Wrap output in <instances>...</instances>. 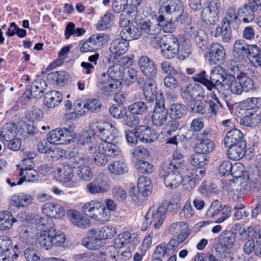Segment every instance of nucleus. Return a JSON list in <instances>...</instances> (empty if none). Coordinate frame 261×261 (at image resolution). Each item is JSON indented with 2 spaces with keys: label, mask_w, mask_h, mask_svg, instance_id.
I'll return each instance as SVG.
<instances>
[{
  "label": "nucleus",
  "mask_w": 261,
  "mask_h": 261,
  "mask_svg": "<svg viewBox=\"0 0 261 261\" xmlns=\"http://www.w3.org/2000/svg\"><path fill=\"white\" fill-rule=\"evenodd\" d=\"M35 222L38 227L40 228L41 232L44 229L48 230L52 228V218L47 215L44 217H37L35 219Z\"/></svg>",
  "instance_id": "obj_50"
},
{
  "label": "nucleus",
  "mask_w": 261,
  "mask_h": 261,
  "mask_svg": "<svg viewBox=\"0 0 261 261\" xmlns=\"http://www.w3.org/2000/svg\"><path fill=\"white\" fill-rule=\"evenodd\" d=\"M142 36L145 39V41L151 46L156 48L159 46L160 39L159 35L162 30V27L158 21H144L140 24Z\"/></svg>",
  "instance_id": "obj_4"
},
{
  "label": "nucleus",
  "mask_w": 261,
  "mask_h": 261,
  "mask_svg": "<svg viewBox=\"0 0 261 261\" xmlns=\"http://www.w3.org/2000/svg\"><path fill=\"white\" fill-rule=\"evenodd\" d=\"M140 69L144 75L149 79H153L157 73V68L154 62L147 56H142L139 59Z\"/></svg>",
  "instance_id": "obj_16"
},
{
  "label": "nucleus",
  "mask_w": 261,
  "mask_h": 261,
  "mask_svg": "<svg viewBox=\"0 0 261 261\" xmlns=\"http://www.w3.org/2000/svg\"><path fill=\"white\" fill-rule=\"evenodd\" d=\"M239 17V16L238 15L236 8L234 7H230L227 9L225 17L222 20V23L223 25L226 24L229 27L237 29L240 21Z\"/></svg>",
  "instance_id": "obj_26"
},
{
  "label": "nucleus",
  "mask_w": 261,
  "mask_h": 261,
  "mask_svg": "<svg viewBox=\"0 0 261 261\" xmlns=\"http://www.w3.org/2000/svg\"><path fill=\"white\" fill-rule=\"evenodd\" d=\"M73 167L69 163H63L56 167V172L65 181L70 180L73 176Z\"/></svg>",
  "instance_id": "obj_34"
},
{
  "label": "nucleus",
  "mask_w": 261,
  "mask_h": 261,
  "mask_svg": "<svg viewBox=\"0 0 261 261\" xmlns=\"http://www.w3.org/2000/svg\"><path fill=\"white\" fill-rule=\"evenodd\" d=\"M253 88V82L251 79L244 74H240L237 77L228 74L225 81L224 90L232 93L240 95L243 92H248Z\"/></svg>",
  "instance_id": "obj_2"
},
{
  "label": "nucleus",
  "mask_w": 261,
  "mask_h": 261,
  "mask_svg": "<svg viewBox=\"0 0 261 261\" xmlns=\"http://www.w3.org/2000/svg\"><path fill=\"white\" fill-rule=\"evenodd\" d=\"M138 189L143 196H148L151 193L152 186L150 180L146 176H141L138 179Z\"/></svg>",
  "instance_id": "obj_35"
},
{
  "label": "nucleus",
  "mask_w": 261,
  "mask_h": 261,
  "mask_svg": "<svg viewBox=\"0 0 261 261\" xmlns=\"http://www.w3.org/2000/svg\"><path fill=\"white\" fill-rule=\"evenodd\" d=\"M241 142H246L243 140V134L239 129L234 128L229 130L224 139V145L228 147L229 145L239 144Z\"/></svg>",
  "instance_id": "obj_28"
},
{
  "label": "nucleus",
  "mask_w": 261,
  "mask_h": 261,
  "mask_svg": "<svg viewBox=\"0 0 261 261\" xmlns=\"http://www.w3.org/2000/svg\"><path fill=\"white\" fill-rule=\"evenodd\" d=\"M137 130L139 140L143 143H152L156 139L155 132L149 126L140 125L137 127Z\"/></svg>",
  "instance_id": "obj_22"
},
{
  "label": "nucleus",
  "mask_w": 261,
  "mask_h": 261,
  "mask_svg": "<svg viewBox=\"0 0 261 261\" xmlns=\"http://www.w3.org/2000/svg\"><path fill=\"white\" fill-rule=\"evenodd\" d=\"M109 112L113 117L117 119L124 118L127 113L126 108L118 104L112 106L109 109Z\"/></svg>",
  "instance_id": "obj_55"
},
{
  "label": "nucleus",
  "mask_w": 261,
  "mask_h": 261,
  "mask_svg": "<svg viewBox=\"0 0 261 261\" xmlns=\"http://www.w3.org/2000/svg\"><path fill=\"white\" fill-rule=\"evenodd\" d=\"M109 171L115 174H124L127 170L126 164L121 161H116L108 166Z\"/></svg>",
  "instance_id": "obj_48"
},
{
  "label": "nucleus",
  "mask_w": 261,
  "mask_h": 261,
  "mask_svg": "<svg viewBox=\"0 0 261 261\" xmlns=\"http://www.w3.org/2000/svg\"><path fill=\"white\" fill-rule=\"evenodd\" d=\"M258 9L250 2L248 4H244L238 9V15L242 18V21L245 23L253 22L255 19L254 12Z\"/></svg>",
  "instance_id": "obj_19"
},
{
  "label": "nucleus",
  "mask_w": 261,
  "mask_h": 261,
  "mask_svg": "<svg viewBox=\"0 0 261 261\" xmlns=\"http://www.w3.org/2000/svg\"><path fill=\"white\" fill-rule=\"evenodd\" d=\"M227 74L225 72L224 68L219 65L214 67L211 72L209 82L211 85L208 87L209 91H215L219 93V88L218 86H220V90L223 89L224 87L225 81L227 77Z\"/></svg>",
  "instance_id": "obj_11"
},
{
  "label": "nucleus",
  "mask_w": 261,
  "mask_h": 261,
  "mask_svg": "<svg viewBox=\"0 0 261 261\" xmlns=\"http://www.w3.org/2000/svg\"><path fill=\"white\" fill-rule=\"evenodd\" d=\"M77 175L80 179L86 181L91 180L92 177L91 170L86 165L78 166Z\"/></svg>",
  "instance_id": "obj_63"
},
{
  "label": "nucleus",
  "mask_w": 261,
  "mask_h": 261,
  "mask_svg": "<svg viewBox=\"0 0 261 261\" xmlns=\"http://www.w3.org/2000/svg\"><path fill=\"white\" fill-rule=\"evenodd\" d=\"M128 46V42L121 37L114 39L111 42L110 50L113 54L120 56L127 51Z\"/></svg>",
  "instance_id": "obj_24"
},
{
  "label": "nucleus",
  "mask_w": 261,
  "mask_h": 261,
  "mask_svg": "<svg viewBox=\"0 0 261 261\" xmlns=\"http://www.w3.org/2000/svg\"><path fill=\"white\" fill-rule=\"evenodd\" d=\"M167 167L168 169L178 171L180 172L185 167V162L184 160L172 159V161L168 162H165L162 167Z\"/></svg>",
  "instance_id": "obj_54"
},
{
  "label": "nucleus",
  "mask_w": 261,
  "mask_h": 261,
  "mask_svg": "<svg viewBox=\"0 0 261 261\" xmlns=\"http://www.w3.org/2000/svg\"><path fill=\"white\" fill-rule=\"evenodd\" d=\"M109 189L108 177L103 175L87 185V190L92 194L105 193Z\"/></svg>",
  "instance_id": "obj_17"
},
{
  "label": "nucleus",
  "mask_w": 261,
  "mask_h": 261,
  "mask_svg": "<svg viewBox=\"0 0 261 261\" xmlns=\"http://www.w3.org/2000/svg\"><path fill=\"white\" fill-rule=\"evenodd\" d=\"M190 37L193 39L197 47L202 51L205 50L207 48V42L205 39V35L202 30L198 31L193 27L191 28L189 31Z\"/></svg>",
  "instance_id": "obj_25"
},
{
  "label": "nucleus",
  "mask_w": 261,
  "mask_h": 261,
  "mask_svg": "<svg viewBox=\"0 0 261 261\" xmlns=\"http://www.w3.org/2000/svg\"><path fill=\"white\" fill-rule=\"evenodd\" d=\"M162 95L160 94L156 97L155 105L151 116L153 124L159 127L164 125L168 118V110L165 108V99Z\"/></svg>",
  "instance_id": "obj_9"
},
{
  "label": "nucleus",
  "mask_w": 261,
  "mask_h": 261,
  "mask_svg": "<svg viewBox=\"0 0 261 261\" xmlns=\"http://www.w3.org/2000/svg\"><path fill=\"white\" fill-rule=\"evenodd\" d=\"M260 101L261 100L258 98L250 97L241 101L239 106L242 110L253 112L254 108L257 107V103H260Z\"/></svg>",
  "instance_id": "obj_45"
},
{
  "label": "nucleus",
  "mask_w": 261,
  "mask_h": 261,
  "mask_svg": "<svg viewBox=\"0 0 261 261\" xmlns=\"http://www.w3.org/2000/svg\"><path fill=\"white\" fill-rule=\"evenodd\" d=\"M65 125L63 128L60 129V132L63 136L64 137L67 143H70L73 142L75 139L76 135L74 131V125L71 123L66 124Z\"/></svg>",
  "instance_id": "obj_42"
},
{
  "label": "nucleus",
  "mask_w": 261,
  "mask_h": 261,
  "mask_svg": "<svg viewBox=\"0 0 261 261\" xmlns=\"http://www.w3.org/2000/svg\"><path fill=\"white\" fill-rule=\"evenodd\" d=\"M159 176L164 179L167 187L171 188H176L182 182V177L178 171H174L164 167L160 170Z\"/></svg>",
  "instance_id": "obj_14"
},
{
  "label": "nucleus",
  "mask_w": 261,
  "mask_h": 261,
  "mask_svg": "<svg viewBox=\"0 0 261 261\" xmlns=\"http://www.w3.org/2000/svg\"><path fill=\"white\" fill-rule=\"evenodd\" d=\"M62 99V95L60 92L52 90L45 94L44 103L48 108H55L61 102Z\"/></svg>",
  "instance_id": "obj_29"
},
{
  "label": "nucleus",
  "mask_w": 261,
  "mask_h": 261,
  "mask_svg": "<svg viewBox=\"0 0 261 261\" xmlns=\"http://www.w3.org/2000/svg\"><path fill=\"white\" fill-rule=\"evenodd\" d=\"M114 246H109L106 250L99 254V257L105 261H116V255L119 256L120 251Z\"/></svg>",
  "instance_id": "obj_41"
},
{
  "label": "nucleus",
  "mask_w": 261,
  "mask_h": 261,
  "mask_svg": "<svg viewBox=\"0 0 261 261\" xmlns=\"http://www.w3.org/2000/svg\"><path fill=\"white\" fill-rule=\"evenodd\" d=\"M98 231L101 234L102 240L112 238L116 233V228L111 225L105 226L100 229H98Z\"/></svg>",
  "instance_id": "obj_64"
},
{
  "label": "nucleus",
  "mask_w": 261,
  "mask_h": 261,
  "mask_svg": "<svg viewBox=\"0 0 261 261\" xmlns=\"http://www.w3.org/2000/svg\"><path fill=\"white\" fill-rule=\"evenodd\" d=\"M136 168L137 171L143 174H149L153 172V167L149 162L140 160L136 163Z\"/></svg>",
  "instance_id": "obj_60"
},
{
  "label": "nucleus",
  "mask_w": 261,
  "mask_h": 261,
  "mask_svg": "<svg viewBox=\"0 0 261 261\" xmlns=\"http://www.w3.org/2000/svg\"><path fill=\"white\" fill-rule=\"evenodd\" d=\"M17 127L14 123H8L3 127L1 136L6 141L14 137L16 134Z\"/></svg>",
  "instance_id": "obj_40"
},
{
  "label": "nucleus",
  "mask_w": 261,
  "mask_h": 261,
  "mask_svg": "<svg viewBox=\"0 0 261 261\" xmlns=\"http://www.w3.org/2000/svg\"><path fill=\"white\" fill-rule=\"evenodd\" d=\"M67 215L70 222L79 227L85 228L90 226L89 219L86 217L82 216L80 213L75 210H69Z\"/></svg>",
  "instance_id": "obj_21"
},
{
  "label": "nucleus",
  "mask_w": 261,
  "mask_h": 261,
  "mask_svg": "<svg viewBox=\"0 0 261 261\" xmlns=\"http://www.w3.org/2000/svg\"><path fill=\"white\" fill-rule=\"evenodd\" d=\"M82 211L88 217L101 222L109 221L111 217L110 212L98 201L92 200L86 203L82 207Z\"/></svg>",
  "instance_id": "obj_3"
},
{
  "label": "nucleus",
  "mask_w": 261,
  "mask_h": 261,
  "mask_svg": "<svg viewBox=\"0 0 261 261\" xmlns=\"http://www.w3.org/2000/svg\"><path fill=\"white\" fill-rule=\"evenodd\" d=\"M207 161V155L205 154L196 152L192 155L191 162L194 166L201 167L206 163Z\"/></svg>",
  "instance_id": "obj_59"
},
{
  "label": "nucleus",
  "mask_w": 261,
  "mask_h": 261,
  "mask_svg": "<svg viewBox=\"0 0 261 261\" xmlns=\"http://www.w3.org/2000/svg\"><path fill=\"white\" fill-rule=\"evenodd\" d=\"M247 58L254 59L256 63L259 62L261 60V49L256 45L249 44Z\"/></svg>",
  "instance_id": "obj_58"
},
{
  "label": "nucleus",
  "mask_w": 261,
  "mask_h": 261,
  "mask_svg": "<svg viewBox=\"0 0 261 261\" xmlns=\"http://www.w3.org/2000/svg\"><path fill=\"white\" fill-rule=\"evenodd\" d=\"M97 50L101 48L107 43L109 39L107 34L104 33L96 34L90 37Z\"/></svg>",
  "instance_id": "obj_53"
},
{
  "label": "nucleus",
  "mask_w": 261,
  "mask_h": 261,
  "mask_svg": "<svg viewBox=\"0 0 261 261\" xmlns=\"http://www.w3.org/2000/svg\"><path fill=\"white\" fill-rule=\"evenodd\" d=\"M50 234L53 245L57 246H62L66 240V237L64 233L60 231H57L54 228H50Z\"/></svg>",
  "instance_id": "obj_51"
},
{
  "label": "nucleus",
  "mask_w": 261,
  "mask_h": 261,
  "mask_svg": "<svg viewBox=\"0 0 261 261\" xmlns=\"http://www.w3.org/2000/svg\"><path fill=\"white\" fill-rule=\"evenodd\" d=\"M88 150L90 153L94 154V163L101 167L108 163L107 156L114 157L120 152V149L116 145L106 142L92 143L88 146Z\"/></svg>",
  "instance_id": "obj_1"
},
{
  "label": "nucleus",
  "mask_w": 261,
  "mask_h": 261,
  "mask_svg": "<svg viewBox=\"0 0 261 261\" xmlns=\"http://www.w3.org/2000/svg\"><path fill=\"white\" fill-rule=\"evenodd\" d=\"M23 172L24 174L22 175L23 176L22 178L18 181L17 185H21L24 180L33 181L38 177L37 171L33 169V168L23 170Z\"/></svg>",
  "instance_id": "obj_57"
},
{
  "label": "nucleus",
  "mask_w": 261,
  "mask_h": 261,
  "mask_svg": "<svg viewBox=\"0 0 261 261\" xmlns=\"http://www.w3.org/2000/svg\"><path fill=\"white\" fill-rule=\"evenodd\" d=\"M167 209L165 206L160 205L156 209L150 208L146 216V224L152 225L156 228H159L162 225Z\"/></svg>",
  "instance_id": "obj_12"
},
{
  "label": "nucleus",
  "mask_w": 261,
  "mask_h": 261,
  "mask_svg": "<svg viewBox=\"0 0 261 261\" xmlns=\"http://www.w3.org/2000/svg\"><path fill=\"white\" fill-rule=\"evenodd\" d=\"M184 8L182 4L179 1H170L164 2L160 6L159 13L160 19L178 21L181 16Z\"/></svg>",
  "instance_id": "obj_5"
},
{
  "label": "nucleus",
  "mask_w": 261,
  "mask_h": 261,
  "mask_svg": "<svg viewBox=\"0 0 261 261\" xmlns=\"http://www.w3.org/2000/svg\"><path fill=\"white\" fill-rule=\"evenodd\" d=\"M33 198L31 195L21 193L12 196L10 204L11 206L16 207H24L31 204Z\"/></svg>",
  "instance_id": "obj_31"
},
{
  "label": "nucleus",
  "mask_w": 261,
  "mask_h": 261,
  "mask_svg": "<svg viewBox=\"0 0 261 261\" xmlns=\"http://www.w3.org/2000/svg\"><path fill=\"white\" fill-rule=\"evenodd\" d=\"M124 68L120 66L115 61L114 64L109 67L108 70V74L113 81H116V83H118L119 85H121L120 80H123L125 77Z\"/></svg>",
  "instance_id": "obj_30"
},
{
  "label": "nucleus",
  "mask_w": 261,
  "mask_h": 261,
  "mask_svg": "<svg viewBox=\"0 0 261 261\" xmlns=\"http://www.w3.org/2000/svg\"><path fill=\"white\" fill-rule=\"evenodd\" d=\"M38 240L42 247L47 250L51 248L53 246V243L50 234V229H44L43 232H41Z\"/></svg>",
  "instance_id": "obj_47"
},
{
  "label": "nucleus",
  "mask_w": 261,
  "mask_h": 261,
  "mask_svg": "<svg viewBox=\"0 0 261 261\" xmlns=\"http://www.w3.org/2000/svg\"><path fill=\"white\" fill-rule=\"evenodd\" d=\"M154 101L148 100L146 102L139 101L130 105L128 109L130 113L136 115H146L152 111Z\"/></svg>",
  "instance_id": "obj_20"
},
{
  "label": "nucleus",
  "mask_w": 261,
  "mask_h": 261,
  "mask_svg": "<svg viewBox=\"0 0 261 261\" xmlns=\"http://www.w3.org/2000/svg\"><path fill=\"white\" fill-rule=\"evenodd\" d=\"M114 15L111 13L106 14L97 24V29L103 30L108 29L113 23Z\"/></svg>",
  "instance_id": "obj_56"
},
{
  "label": "nucleus",
  "mask_w": 261,
  "mask_h": 261,
  "mask_svg": "<svg viewBox=\"0 0 261 261\" xmlns=\"http://www.w3.org/2000/svg\"><path fill=\"white\" fill-rule=\"evenodd\" d=\"M193 101L194 105L191 107L192 112L201 114L205 113L207 105V102L206 101L195 99Z\"/></svg>",
  "instance_id": "obj_62"
},
{
  "label": "nucleus",
  "mask_w": 261,
  "mask_h": 261,
  "mask_svg": "<svg viewBox=\"0 0 261 261\" xmlns=\"http://www.w3.org/2000/svg\"><path fill=\"white\" fill-rule=\"evenodd\" d=\"M227 151L228 157L232 160H239L245 155L246 148V142H241L239 144L229 145Z\"/></svg>",
  "instance_id": "obj_27"
},
{
  "label": "nucleus",
  "mask_w": 261,
  "mask_h": 261,
  "mask_svg": "<svg viewBox=\"0 0 261 261\" xmlns=\"http://www.w3.org/2000/svg\"><path fill=\"white\" fill-rule=\"evenodd\" d=\"M98 229L89 231L87 236L82 240L83 245L90 249H97L103 245V240Z\"/></svg>",
  "instance_id": "obj_15"
},
{
  "label": "nucleus",
  "mask_w": 261,
  "mask_h": 261,
  "mask_svg": "<svg viewBox=\"0 0 261 261\" xmlns=\"http://www.w3.org/2000/svg\"><path fill=\"white\" fill-rule=\"evenodd\" d=\"M91 127L102 141L101 142L113 144L112 142L115 139L117 130L112 124L105 121H96Z\"/></svg>",
  "instance_id": "obj_7"
},
{
  "label": "nucleus",
  "mask_w": 261,
  "mask_h": 261,
  "mask_svg": "<svg viewBox=\"0 0 261 261\" xmlns=\"http://www.w3.org/2000/svg\"><path fill=\"white\" fill-rule=\"evenodd\" d=\"M210 62L215 64H220L225 59V51L223 46L218 43L211 45L209 49Z\"/></svg>",
  "instance_id": "obj_18"
},
{
  "label": "nucleus",
  "mask_w": 261,
  "mask_h": 261,
  "mask_svg": "<svg viewBox=\"0 0 261 261\" xmlns=\"http://www.w3.org/2000/svg\"><path fill=\"white\" fill-rule=\"evenodd\" d=\"M210 92V96L212 99H211L208 101V106L211 110V113L216 115L219 109L222 107V105L217 96V94L219 93L215 91Z\"/></svg>",
  "instance_id": "obj_46"
},
{
  "label": "nucleus",
  "mask_w": 261,
  "mask_h": 261,
  "mask_svg": "<svg viewBox=\"0 0 261 261\" xmlns=\"http://www.w3.org/2000/svg\"><path fill=\"white\" fill-rule=\"evenodd\" d=\"M194 214L195 210L193 208L191 202L188 200L180 213V216L182 219L187 220L193 217Z\"/></svg>",
  "instance_id": "obj_61"
},
{
  "label": "nucleus",
  "mask_w": 261,
  "mask_h": 261,
  "mask_svg": "<svg viewBox=\"0 0 261 261\" xmlns=\"http://www.w3.org/2000/svg\"><path fill=\"white\" fill-rule=\"evenodd\" d=\"M132 241V236L128 231H125L117 236L114 240V246L117 249L126 246Z\"/></svg>",
  "instance_id": "obj_38"
},
{
  "label": "nucleus",
  "mask_w": 261,
  "mask_h": 261,
  "mask_svg": "<svg viewBox=\"0 0 261 261\" xmlns=\"http://www.w3.org/2000/svg\"><path fill=\"white\" fill-rule=\"evenodd\" d=\"M43 212L49 217L60 219L63 217L65 211L62 205L48 202L45 204L42 208Z\"/></svg>",
  "instance_id": "obj_23"
},
{
  "label": "nucleus",
  "mask_w": 261,
  "mask_h": 261,
  "mask_svg": "<svg viewBox=\"0 0 261 261\" xmlns=\"http://www.w3.org/2000/svg\"><path fill=\"white\" fill-rule=\"evenodd\" d=\"M168 109L169 116L172 119H180L187 114L186 107L181 103H173Z\"/></svg>",
  "instance_id": "obj_32"
},
{
  "label": "nucleus",
  "mask_w": 261,
  "mask_h": 261,
  "mask_svg": "<svg viewBox=\"0 0 261 261\" xmlns=\"http://www.w3.org/2000/svg\"><path fill=\"white\" fill-rule=\"evenodd\" d=\"M163 56L167 59L175 58L179 51V41L171 34L164 35L159 42Z\"/></svg>",
  "instance_id": "obj_6"
},
{
  "label": "nucleus",
  "mask_w": 261,
  "mask_h": 261,
  "mask_svg": "<svg viewBox=\"0 0 261 261\" xmlns=\"http://www.w3.org/2000/svg\"><path fill=\"white\" fill-rule=\"evenodd\" d=\"M221 11L220 0H206L201 12V19L204 22L214 23V19H216Z\"/></svg>",
  "instance_id": "obj_10"
},
{
  "label": "nucleus",
  "mask_w": 261,
  "mask_h": 261,
  "mask_svg": "<svg viewBox=\"0 0 261 261\" xmlns=\"http://www.w3.org/2000/svg\"><path fill=\"white\" fill-rule=\"evenodd\" d=\"M214 148V143L211 140L197 142L195 145L196 152H199L205 154L211 152Z\"/></svg>",
  "instance_id": "obj_49"
},
{
  "label": "nucleus",
  "mask_w": 261,
  "mask_h": 261,
  "mask_svg": "<svg viewBox=\"0 0 261 261\" xmlns=\"http://www.w3.org/2000/svg\"><path fill=\"white\" fill-rule=\"evenodd\" d=\"M181 96L187 103H191L195 99V97L204 98V92L202 86L196 83L189 84L181 89Z\"/></svg>",
  "instance_id": "obj_13"
},
{
  "label": "nucleus",
  "mask_w": 261,
  "mask_h": 261,
  "mask_svg": "<svg viewBox=\"0 0 261 261\" xmlns=\"http://www.w3.org/2000/svg\"><path fill=\"white\" fill-rule=\"evenodd\" d=\"M45 82L41 79L35 80L31 86V96L36 98L42 97L44 93V87H46Z\"/></svg>",
  "instance_id": "obj_36"
},
{
  "label": "nucleus",
  "mask_w": 261,
  "mask_h": 261,
  "mask_svg": "<svg viewBox=\"0 0 261 261\" xmlns=\"http://www.w3.org/2000/svg\"><path fill=\"white\" fill-rule=\"evenodd\" d=\"M223 210L222 203L218 200H214L206 212V216L209 218H214Z\"/></svg>",
  "instance_id": "obj_52"
},
{
  "label": "nucleus",
  "mask_w": 261,
  "mask_h": 261,
  "mask_svg": "<svg viewBox=\"0 0 261 261\" xmlns=\"http://www.w3.org/2000/svg\"><path fill=\"white\" fill-rule=\"evenodd\" d=\"M156 87L153 79H149L146 81V84L143 87L144 95L149 97V100L153 101V98L156 93Z\"/></svg>",
  "instance_id": "obj_43"
},
{
  "label": "nucleus",
  "mask_w": 261,
  "mask_h": 261,
  "mask_svg": "<svg viewBox=\"0 0 261 261\" xmlns=\"http://www.w3.org/2000/svg\"><path fill=\"white\" fill-rule=\"evenodd\" d=\"M15 220L10 212L8 211L0 212V229L2 230L9 229L12 227Z\"/></svg>",
  "instance_id": "obj_37"
},
{
  "label": "nucleus",
  "mask_w": 261,
  "mask_h": 261,
  "mask_svg": "<svg viewBox=\"0 0 261 261\" xmlns=\"http://www.w3.org/2000/svg\"><path fill=\"white\" fill-rule=\"evenodd\" d=\"M121 37L124 38L128 42V41L137 39L142 36L141 30L138 28L133 27V29L129 27L127 28L123 29L120 32Z\"/></svg>",
  "instance_id": "obj_39"
},
{
  "label": "nucleus",
  "mask_w": 261,
  "mask_h": 261,
  "mask_svg": "<svg viewBox=\"0 0 261 261\" xmlns=\"http://www.w3.org/2000/svg\"><path fill=\"white\" fill-rule=\"evenodd\" d=\"M69 80V75L64 71L52 72L47 75V80L60 86L66 83Z\"/></svg>",
  "instance_id": "obj_33"
},
{
  "label": "nucleus",
  "mask_w": 261,
  "mask_h": 261,
  "mask_svg": "<svg viewBox=\"0 0 261 261\" xmlns=\"http://www.w3.org/2000/svg\"><path fill=\"white\" fill-rule=\"evenodd\" d=\"M47 139L48 142L50 144H67L59 129H54L50 132L48 134Z\"/></svg>",
  "instance_id": "obj_44"
},
{
  "label": "nucleus",
  "mask_w": 261,
  "mask_h": 261,
  "mask_svg": "<svg viewBox=\"0 0 261 261\" xmlns=\"http://www.w3.org/2000/svg\"><path fill=\"white\" fill-rule=\"evenodd\" d=\"M235 241L234 233L231 230H225L219 236V243L215 244L213 248L217 254L223 258L226 256V254H229L226 250L233 246Z\"/></svg>",
  "instance_id": "obj_8"
}]
</instances>
